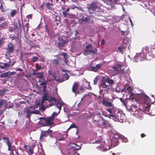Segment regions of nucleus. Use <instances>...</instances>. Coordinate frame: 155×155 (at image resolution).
<instances>
[{
  "label": "nucleus",
  "mask_w": 155,
  "mask_h": 155,
  "mask_svg": "<svg viewBox=\"0 0 155 155\" xmlns=\"http://www.w3.org/2000/svg\"><path fill=\"white\" fill-rule=\"evenodd\" d=\"M127 110L130 112H132L133 114L137 117L138 116H140L143 111L139 110L138 107V105H132L129 107H128Z\"/></svg>",
  "instance_id": "obj_1"
},
{
  "label": "nucleus",
  "mask_w": 155,
  "mask_h": 155,
  "mask_svg": "<svg viewBox=\"0 0 155 155\" xmlns=\"http://www.w3.org/2000/svg\"><path fill=\"white\" fill-rule=\"evenodd\" d=\"M45 101H48L50 103L49 107L53 106L56 102L55 98L51 97L49 96L47 93L44 94L41 100L42 104H43Z\"/></svg>",
  "instance_id": "obj_2"
},
{
  "label": "nucleus",
  "mask_w": 155,
  "mask_h": 155,
  "mask_svg": "<svg viewBox=\"0 0 155 155\" xmlns=\"http://www.w3.org/2000/svg\"><path fill=\"white\" fill-rule=\"evenodd\" d=\"M96 48L92 46V45L90 44L87 45L85 48L84 54L86 55L88 54H95L97 51Z\"/></svg>",
  "instance_id": "obj_3"
},
{
  "label": "nucleus",
  "mask_w": 155,
  "mask_h": 155,
  "mask_svg": "<svg viewBox=\"0 0 155 155\" xmlns=\"http://www.w3.org/2000/svg\"><path fill=\"white\" fill-rule=\"evenodd\" d=\"M15 48V46L12 43H9L6 49V51L5 53V55L7 57L11 56V54L14 52Z\"/></svg>",
  "instance_id": "obj_4"
},
{
  "label": "nucleus",
  "mask_w": 155,
  "mask_h": 155,
  "mask_svg": "<svg viewBox=\"0 0 155 155\" xmlns=\"http://www.w3.org/2000/svg\"><path fill=\"white\" fill-rule=\"evenodd\" d=\"M148 53L149 51L148 48H145L143 49L140 53L137 55V59L140 61H142L145 58L147 54Z\"/></svg>",
  "instance_id": "obj_5"
},
{
  "label": "nucleus",
  "mask_w": 155,
  "mask_h": 155,
  "mask_svg": "<svg viewBox=\"0 0 155 155\" xmlns=\"http://www.w3.org/2000/svg\"><path fill=\"white\" fill-rule=\"evenodd\" d=\"M48 135H49L51 137H52V131L51 130H50L49 129L47 131L42 130L40 137V140L41 141L42 140L44 139V137H46Z\"/></svg>",
  "instance_id": "obj_6"
},
{
  "label": "nucleus",
  "mask_w": 155,
  "mask_h": 155,
  "mask_svg": "<svg viewBox=\"0 0 155 155\" xmlns=\"http://www.w3.org/2000/svg\"><path fill=\"white\" fill-rule=\"evenodd\" d=\"M125 118V115L123 113L122 111L119 110L118 112L114 117V120L115 121L122 122Z\"/></svg>",
  "instance_id": "obj_7"
},
{
  "label": "nucleus",
  "mask_w": 155,
  "mask_h": 155,
  "mask_svg": "<svg viewBox=\"0 0 155 155\" xmlns=\"http://www.w3.org/2000/svg\"><path fill=\"white\" fill-rule=\"evenodd\" d=\"M106 110L110 113V115L112 117H114L120 110L114 105L111 108L106 109Z\"/></svg>",
  "instance_id": "obj_8"
},
{
  "label": "nucleus",
  "mask_w": 155,
  "mask_h": 155,
  "mask_svg": "<svg viewBox=\"0 0 155 155\" xmlns=\"http://www.w3.org/2000/svg\"><path fill=\"white\" fill-rule=\"evenodd\" d=\"M97 3L96 2H93L87 5V8L90 13H92L98 8Z\"/></svg>",
  "instance_id": "obj_9"
},
{
  "label": "nucleus",
  "mask_w": 155,
  "mask_h": 155,
  "mask_svg": "<svg viewBox=\"0 0 155 155\" xmlns=\"http://www.w3.org/2000/svg\"><path fill=\"white\" fill-rule=\"evenodd\" d=\"M68 42V40H64L63 38H60L58 39V42H55V43L57 44L58 48L60 49L63 47L64 45Z\"/></svg>",
  "instance_id": "obj_10"
},
{
  "label": "nucleus",
  "mask_w": 155,
  "mask_h": 155,
  "mask_svg": "<svg viewBox=\"0 0 155 155\" xmlns=\"http://www.w3.org/2000/svg\"><path fill=\"white\" fill-rule=\"evenodd\" d=\"M70 9V8H68L66 11L63 12L62 13L63 17L69 18H74L75 15L73 14H70L68 12L69 11Z\"/></svg>",
  "instance_id": "obj_11"
},
{
  "label": "nucleus",
  "mask_w": 155,
  "mask_h": 155,
  "mask_svg": "<svg viewBox=\"0 0 155 155\" xmlns=\"http://www.w3.org/2000/svg\"><path fill=\"white\" fill-rule=\"evenodd\" d=\"M57 74L54 73L53 74L52 76L54 78V80L55 81L59 82H61L64 81V79H61L60 78V77L59 75V71H57Z\"/></svg>",
  "instance_id": "obj_12"
},
{
  "label": "nucleus",
  "mask_w": 155,
  "mask_h": 155,
  "mask_svg": "<svg viewBox=\"0 0 155 155\" xmlns=\"http://www.w3.org/2000/svg\"><path fill=\"white\" fill-rule=\"evenodd\" d=\"M8 59L9 60V63H5L4 64H2V63H0V68L2 69H5L6 68H8L10 66H12L14 64L15 62H14L12 64H11V61L10 60V59L9 58H8Z\"/></svg>",
  "instance_id": "obj_13"
},
{
  "label": "nucleus",
  "mask_w": 155,
  "mask_h": 155,
  "mask_svg": "<svg viewBox=\"0 0 155 155\" xmlns=\"http://www.w3.org/2000/svg\"><path fill=\"white\" fill-rule=\"evenodd\" d=\"M79 84L77 82H74L73 84L72 88V91L75 94H79V92L78 91Z\"/></svg>",
  "instance_id": "obj_14"
},
{
  "label": "nucleus",
  "mask_w": 155,
  "mask_h": 155,
  "mask_svg": "<svg viewBox=\"0 0 155 155\" xmlns=\"http://www.w3.org/2000/svg\"><path fill=\"white\" fill-rule=\"evenodd\" d=\"M45 121V126L52 125L53 123V120L51 117H47L46 118H43Z\"/></svg>",
  "instance_id": "obj_15"
},
{
  "label": "nucleus",
  "mask_w": 155,
  "mask_h": 155,
  "mask_svg": "<svg viewBox=\"0 0 155 155\" xmlns=\"http://www.w3.org/2000/svg\"><path fill=\"white\" fill-rule=\"evenodd\" d=\"M97 115L99 116V117L103 120V121L102 123V125H103L104 127H109L110 126V124L107 121L104 120L103 117L101 116L100 113L98 114Z\"/></svg>",
  "instance_id": "obj_16"
},
{
  "label": "nucleus",
  "mask_w": 155,
  "mask_h": 155,
  "mask_svg": "<svg viewBox=\"0 0 155 155\" xmlns=\"http://www.w3.org/2000/svg\"><path fill=\"white\" fill-rule=\"evenodd\" d=\"M141 99L143 100V102H142L140 101V103H144V104H147L149 103L150 101V98L145 94L142 95Z\"/></svg>",
  "instance_id": "obj_17"
},
{
  "label": "nucleus",
  "mask_w": 155,
  "mask_h": 155,
  "mask_svg": "<svg viewBox=\"0 0 155 155\" xmlns=\"http://www.w3.org/2000/svg\"><path fill=\"white\" fill-rule=\"evenodd\" d=\"M90 19L89 16H87L86 18H82L80 19L79 20V22L81 25H84L87 24L88 21H90Z\"/></svg>",
  "instance_id": "obj_18"
},
{
  "label": "nucleus",
  "mask_w": 155,
  "mask_h": 155,
  "mask_svg": "<svg viewBox=\"0 0 155 155\" xmlns=\"http://www.w3.org/2000/svg\"><path fill=\"white\" fill-rule=\"evenodd\" d=\"M130 94H131L129 97L130 100H132L133 101L136 102L137 103L139 104H140V98L139 99H137L134 98V97L135 95L132 92Z\"/></svg>",
  "instance_id": "obj_19"
},
{
  "label": "nucleus",
  "mask_w": 155,
  "mask_h": 155,
  "mask_svg": "<svg viewBox=\"0 0 155 155\" xmlns=\"http://www.w3.org/2000/svg\"><path fill=\"white\" fill-rule=\"evenodd\" d=\"M25 112L26 114V117L28 118L29 120H30V116L32 114H35V112L34 111H31L29 108L27 109Z\"/></svg>",
  "instance_id": "obj_20"
},
{
  "label": "nucleus",
  "mask_w": 155,
  "mask_h": 155,
  "mask_svg": "<svg viewBox=\"0 0 155 155\" xmlns=\"http://www.w3.org/2000/svg\"><path fill=\"white\" fill-rule=\"evenodd\" d=\"M103 81L106 83H108L109 85H114V81L108 77H107L103 79Z\"/></svg>",
  "instance_id": "obj_21"
},
{
  "label": "nucleus",
  "mask_w": 155,
  "mask_h": 155,
  "mask_svg": "<svg viewBox=\"0 0 155 155\" xmlns=\"http://www.w3.org/2000/svg\"><path fill=\"white\" fill-rule=\"evenodd\" d=\"M150 104L148 105L147 104H144L143 106L144 108H143V112L147 114H150L149 109L150 107Z\"/></svg>",
  "instance_id": "obj_22"
},
{
  "label": "nucleus",
  "mask_w": 155,
  "mask_h": 155,
  "mask_svg": "<svg viewBox=\"0 0 155 155\" xmlns=\"http://www.w3.org/2000/svg\"><path fill=\"white\" fill-rule=\"evenodd\" d=\"M102 103L103 105L108 107H112L114 105L111 102H108L107 101L105 100L104 99L102 101Z\"/></svg>",
  "instance_id": "obj_23"
},
{
  "label": "nucleus",
  "mask_w": 155,
  "mask_h": 155,
  "mask_svg": "<svg viewBox=\"0 0 155 155\" xmlns=\"http://www.w3.org/2000/svg\"><path fill=\"white\" fill-rule=\"evenodd\" d=\"M118 140L117 138L114 137L112 139L111 145L114 147L117 146L118 144Z\"/></svg>",
  "instance_id": "obj_24"
},
{
  "label": "nucleus",
  "mask_w": 155,
  "mask_h": 155,
  "mask_svg": "<svg viewBox=\"0 0 155 155\" xmlns=\"http://www.w3.org/2000/svg\"><path fill=\"white\" fill-rule=\"evenodd\" d=\"M101 87L104 89V90L107 91L109 89V85H107L106 83L103 81L102 83L101 84Z\"/></svg>",
  "instance_id": "obj_25"
},
{
  "label": "nucleus",
  "mask_w": 155,
  "mask_h": 155,
  "mask_svg": "<svg viewBox=\"0 0 155 155\" xmlns=\"http://www.w3.org/2000/svg\"><path fill=\"white\" fill-rule=\"evenodd\" d=\"M63 105V103L62 101H58L57 102V104L56 105L55 107L57 108H58L59 109V111L58 113H59L60 110H61V108L62 105Z\"/></svg>",
  "instance_id": "obj_26"
},
{
  "label": "nucleus",
  "mask_w": 155,
  "mask_h": 155,
  "mask_svg": "<svg viewBox=\"0 0 155 155\" xmlns=\"http://www.w3.org/2000/svg\"><path fill=\"white\" fill-rule=\"evenodd\" d=\"M46 6L47 8L50 10L51 11H53L54 9L53 8L54 5L52 3H50L49 2L47 3L46 4Z\"/></svg>",
  "instance_id": "obj_27"
},
{
  "label": "nucleus",
  "mask_w": 155,
  "mask_h": 155,
  "mask_svg": "<svg viewBox=\"0 0 155 155\" xmlns=\"http://www.w3.org/2000/svg\"><path fill=\"white\" fill-rule=\"evenodd\" d=\"M18 25L17 23L16 24H14V29L15 30H16L17 29L19 30V29H20L21 28V23L20 20H18Z\"/></svg>",
  "instance_id": "obj_28"
},
{
  "label": "nucleus",
  "mask_w": 155,
  "mask_h": 155,
  "mask_svg": "<svg viewBox=\"0 0 155 155\" xmlns=\"http://www.w3.org/2000/svg\"><path fill=\"white\" fill-rule=\"evenodd\" d=\"M38 70H34L33 71V72L32 73V75H40V78H42L43 76V72H38Z\"/></svg>",
  "instance_id": "obj_29"
},
{
  "label": "nucleus",
  "mask_w": 155,
  "mask_h": 155,
  "mask_svg": "<svg viewBox=\"0 0 155 155\" xmlns=\"http://www.w3.org/2000/svg\"><path fill=\"white\" fill-rule=\"evenodd\" d=\"M119 99L120 101L122 103L123 105L127 109L128 108L127 106V103L128 102V100L126 99L124 100L122 98H120Z\"/></svg>",
  "instance_id": "obj_30"
},
{
  "label": "nucleus",
  "mask_w": 155,
  "mask_h": 155,
  "mask_svg": "<svg viewBox=\"0 0 155 155\" xmlns=\"http://www.w3.org/2000/svg\"><path fill=\"white\" fill-rule=\"evenodd\" d=\"M61 55L63 56L64 58V61L65 63H67L68 62V54L64 52L61 54Z\"/></svg>",
  "instance_id": "obj_31"
},
{
  "label": "nucleus",
  "mask_w": 155,
  "mask_h": 155,
  "mask_svg": "<svg viewBox=\"0 0 155 155\" xmlns=\"http://www.w3.org/2000/svg\"><path fill=\"white\" fill-rule=\"evenodd\" d=\"M18 10L16 9H13L10 12V15L11 17H13L15 16L18 12Z\"/></svg>",
  "instance_id": "obj_32"
},
{
  "label": "nucleus",
  "mask_w": 155,
  "mask_h": 155,
  "mask_svg": "<svg viewBox=\"0 0 155 155\" xmlns=\"http://www.w3.org/2000/svg\"><path fill=\"white\" fill-rule=\"evenodd\" d=\"M4 4V2L3 1H2L1 0H0V9L2 12H5L3 6V5Z\"/></svg>",
  "instance_id": "obj_33"
},
{
  "label": "nucleus",
  "mask_w": 155,
  "mask_h": 155,
  "mask_svg": "<svg viewBox=\"0 0 155 155\" xmlns=\"http://www.w3.org/2000/svg\"><path fill=\"white\" fill-rule=\"evenodd\" d=\"M43 118H46L40 117V118H39L38 119H40V120L39 122L38 123L40 124H42L43 126H45V121H44V120L43 119Z\"/></svg>",
  "instance_id": "obj_34"
},
{
  "label": "nucleus",
  "mask_w": 155,
  "mask_h": 155,
  "mask_svg": "<svg viewBox=\"0 0 155 155\" xmlns=\"http://www.w3.org/2000/svg\"><path fill=\"white\" fill-rule=\"evenodd\" d=\"M123 46L120 45L118 47L117 50L116 51L117 52H119L123 54Z\"/></svg>",
  "instance_id": "obj_35"
},
{
  "label": "nucleus",
  "mask_w": 155,
  "mask_h": 155,
  "mask_svg": "<svg viewBox=\"0 0 155 155\" xmlns=\"http://www.w3.org/2000/svg\"><path fill=\"white\" fill-rule=\"evenodd\" d=\"M9 38L12 40L18 39V37H16L14 34H11L9 36Z\"/></svg>",
  "instance_id": "obj_36"
},
{
  "label": "nucleus",
  "mask_w": 155,
  "mask_h": 155,
  "mask_svg": "<svg viewBox=\"0 0 155 155\" xmlns=\"http://www.w3.org/2000/svg\"><path fill=\"white\" fill-rule=\"evenodd\" d=\"M35 147V145L33 144L31 146V147L30 148H28L29 151L31 155H32L34 153L33 150V149Z\"/></svg>",
  "instance_id": "obj_37"
},
{
  "label": "nucleus",
  "mask_w": 155,
  "mask_h": 155,
  "mask_svg": "<svg viewBox=\"0 0 155 155\" xmlns=\"http://www.w3.org/2000/svg\"><path fill=\"white\" fill-rule=\"evenodd\" d=\"M9 75H8V72H7L4 73L3 74L1 75H0V78H3L5 77H8V78Z\"/></svg>",
  "instance_id": "obj_38"
},
{
  "label": "nucleus",
  "mask_w": 155,
  "mask_h": 155,
  "mask_svg": "<svg viewBox=\"0 0 155 155\" xmlns=\"http://www.w3.org/2000/svg\"><path fill=\"white\" fill-rule=\"evenodd\" d=\"M121 139L123 142H126L128 141V139L127 137H124L123 136L120 137Z\"/></svg>",
  "instance_id": "obj_39"
},
{
  "label": "nucleus",
  "mask_w": 155,
  "mask_h": 155,
  "mask_svg": "<svg viewBox=\"0 0 155 155\" xmlns=\"http://www.w3.org/2000/svg\"><path fill=\"white\" fill-rule=\"evenodd\" d=\"M90 69L91 70L95 72H97L98 71L96 66H94L91 65Z\"/></svg>",
  "instance_id": "obj_40"
},
{
  "label": "nucleus",
  "mask_w": 155,
  "mask_h": 155,
  "mask_svg": "<svg viewBox=\"0 0 155 155\" xmlns=\"http://www.w3.org/2000/svg\"><path fill=\"white\" fill-rule=\"evenodd\" d=\"M103 63H100L96 65V67L97 68V69L98 71L99 69H101V67L103 66Z\"/></svg>",
  "instance_id": "obj_41"
},
{
  "label": "nucleus",
  "mask_w": 155,
  "mask_h": 155,
  "mask_svg": "<svg viewBox=\"0 0 155 155\" xmlns=\"http://www.w3.org/2000/svg\"><path fill=\"white\" fill-rule=\"evenodd\" d=\"M52 63L56 66L59 65V61L57 60H54L52 61Z\"/></svg>",
  "instance_id": "obj_42"
},
{
  "label": "nucleus",
  "mask_w": 155,
  "mask_h": 155,
  "mask_svg": "<svg viewBox=\"0 0 155 155\" xmlns=\"http://www.w3.org/2000/svg\"><path fill=\"white\" fill-rule=\"evenodd\" d=\"M125 90V92H126L127 91H128L130 92V93H131V91L132 90V88L130 86L126 88H125L124 89Z\"/></svg>",
  "instance_id": "obj_43"
},
{
  "label": "nucleus",
  "mask_w": 155,
  "mask_h": 155,
  "mask_svg": "<svg viewBox=\"0 0 155 155\" xmlns=\"http://www.w3.org/2000/svg\"><path fill=\"white\" fill-rule=\"evenodd\" d=\"M73 128H76L78 129V127L76 126L75 124L73 123L68 128V130H69L70 129Z\"/></svg>",
  "instance_id": "obj_44"
},
{
  "label": "nucleus",
  "mask_w": 155,
  "mask_h": 155,
  "mask_svg": "<svg viewBox=\"0 0 155 155\" xmlns=\"http://www.w3.org/2000/svg\"><path fill=\"white\" fill-rule=\"evenodd\" d=\"M2 139L4 140V142L6 143L7 144H8L10 143L9 139L8 138L3 137Z\"/></svg>",
  "instance_id": "obj_45"
},
{
  "label": "nucleus",
  "mask_w": 155,
  "mask_h": 155,
  "mask_svg": "<svg viewBox=\"0 0 155 155\" xmlns=\"http://www.w3.org/2000/svg\"><path fill=\"white\" fill-rule=\"evenodd\" d=\"M38 59V58L36 56H33L32 59L31 61L33 62H35Z\"/></svg>",
  "instance_id": "obj_46"
},
{
  "label": "nucleus",
  "mask_w": 155,
  "mask_h": 155,
  "mask_svg": "<svg viewBox=\"0 0 155 155\" xmlns=\"http://www.w3.org/2000/svg\"><path fill=\"white\" fill-rule=\"evenodd\" d=\"M7 145L8 147V151H12V146L11 143L10 142L9 143L7 144Z\"/></svg>",
  "instance_id": "obj_47"
},
{
  "label": "nucleus",
  "mask_w": 155,
  "mask_h": 155,
  "mask_svg": "<svg viewBox=\"0 0 155 155\" xmlns=\"http://www.w3.org/2000/svg\"><path fill=\"white\" fill-rule=\"evenodd\" d=\"M58 114L56 112H54L51 115V117L54 120V117L55 116H57Z\"/></svg>",
  "instance_id": "obj_48"
},
{
  "label": "nucleus",
  "mask_w": 155,
  "mask_h": 155,
  "mask_svg": "<svg viewBox=\"0 0 155 155\" xmlns=\"http://www.w3.org/2000/svg\"><path fill=\"white\" fill-rule=\"evenodd\" d=\"M6 101L5 99H2L0 100V107L3 105V104Z\"/></svg>",
  "instance_id": "obj_49"
},
{
  "label": "nucleus",
  "mask_w": 155,
  "mask_h": 155,
  "mask_svg": "<svg viewBox=\"0 0 155 155\" xmlns=\"http://www.w3.org/2000/svg\"><path fill=\"white\" fill-rule=\"evenodd\" d=\"M84 85H88V87H86L87 89H90V88H91V87L90 85V82H85V83H84Z\"/></svg>",
  "instance_id": "obj_50"
},
{
  "label": "nucleus",
  "mask_w": 155,
  "mask_h": 155,
  "mask_svg": "<svg viewBox=\"0 0 155 155\" xmlns=\"http://www.w3.org/2000/svg\"><path fill=\"white\" fill-rule=\"evenodd\" d=\"M16 73L15 72H8V75H9L8 78H10V76L11 75H13L16 74Z\"/></svg>",
  "instance_id": "obj_51"
},
{
  "label": "nucleus",
  "mask_w": 155,
  "mask_h": 155,
  "mask_svg": "<svg viewBox=\"0 0 155 155\" xmlns=\"http://www.w3.org/2000/svg\"><path fill=\"white\" fill-rule=\"evenodd\" d=\"M84 89L82 86H81L80 88L78 89V91L79 92V93L80 92H82L84 91Z\"/></svg>",
  "instance_id": "obj_52"
},
{
  "label": "nucleus",
  "mask_w": 155,
  "mask_h": 155,
  "mask_svg": "<svg viewBox=\"0 0 155 155\" xmlns=\"http://www.w3.org/2000/svg\"><path fill=\"white\" fill-rule=\"evenodd\" d=\"M35 68L37 70H40L41 69V66H39L38 63L35 64Z\"/></svg>",
  "instance_id": "obj_53"
},
{
  "label": "nucleus",
  "mask_w": 155,
  "mask_h": 155,
  "mask_svg": "<svg viewBox=\"0 0 155 155\" xmlns=\"http://www.w3.org/2000/svg\"><path fill=\"white\" fill-rule=\"evenodd\" d=\"M25 27H26L27 28L26 29V31H28L29 29V24L28 22L27 23H26L25 24Z\"/></svg>",
  "instance_id": "obj_54"
},
{
  "label": "nucleus",
  "mask_w": 155,
  "mask_h": 155,
  "mask_svg": "<svg viewBox=\"0 0 155 155\" xmlns=\"http://www.w3.org/2000/svg\"><path fill=\"white\" fill-rule=\"evenodd\" d=\"M41 109L43 111H45L46 109V107L43 106V104H41Z\"/></svg>",
  "instance_id": "obj_55"
},
{
  "label": "nucleus",
  "mask_w": 155,
  "mask_h": 155,
  "mask_svg": "<svg viewBox=\"0 0 155 155\" xmlns=\"http://www.w3.org/2000/svg\"><path fill=\"white\" fill-rule=\"evenodd\" d=\"M45 32H47L48 34H49V31L48 29V26L47 25H45Z\"/></svg>",
  "instance_id": "obj_56"
},
{
  "label": "nucleus",
  "mask_w": 155,
  "mask_h": 155,
  "mask_svg": "<svg viewBox=\"0 0 155 155\" xmlns=\"http://www.w3.org/2000/svg\"><path fill=\"white\" fill-rule=\"evenodd\" d=\"M98 80V79L96 78H94V85H96L97 84V82Z\"/></svg>",
  "instance_id": "obj_57"
},
{
  "label": "nucleus",
  "mask_w": 155,
  "mask_h": 155,
  "mask_svg": "<svg viewBox=\"0 0 155 155\" xmlns=\"http://www.w3.org/2000/svg\"><path fill=\"white\" fill-rule=\"evenodd\" d=\"M47 84V83L45 81H43L42 82H41L40 85L41 86H44V85H46Z\"/></svg>",
  "instance_id": "obj_58"
},
{
  "label": "nucleus",
  "mask_w": 155,
  "mask_h": 155,
  "mask_svg": "<svg viewBox=\"0 0 155 155\" xmlns=\"http://www.w3.org/2000/svg\"><path fill=\"white\" fill-rule=\"evenodd\" d=\"M32 15L31 14H30L29 15H28L26 17L27 18L29 19H31L32 18Z\"/></svg>",
  "instance_id": "obj_59"
},
{
  "label": "nucleus",
  "mask_w": 155,
  "mask_h": 155,
  "mask_svg": "<svg viewBox=\"0 0 155 155\" xmlns=\"http://www.w3.org/2000/svg\"><path fill=\"white\" fill-rule=\"evenodd\" d=\"M4 91L2 90H0V96H3L4 94Z\"/></svg>",
  "instance_id": "obj_60"
},
{
  "label": "nucleus",
  "mask_w": 155,
  "mask_h": 155,
  "mask_svg": "<svg viewBox=\"0 0 155 155\" xmlns=\"http://www.w3.org/2000/svg\"><path fill=\"white\" fill-rule=\"evenodd\" d=\"M3 44H4V43L3 42L2 39V38L0 39V46L3 45Z\"/></svg>",
  "instance_id": "obj_61"
},
{
  "label": "nucleus",
  "mask_w": 155,
  "mask_h": 155,
  "mask_svg": "<svg viewBox=\"0 0 155 155\" xmlns=\"http://www.w3.org/2000/svg\"><path fill=\"white\" fill-rule=\"evenodd\" d=\"M6 24V23L5 22L2 23V25L1 24H0V31H1V28H2L4 26H3V25H4L5 26Z\"/></svg>",
  "instance_id": "obj_62"
},
{
  "label": "nucleus",
  "mask_w": 155,
  "mask_h": 155,
  "mask_svg": "<svg viewBox=\"0 0 155 155\" xmlns=\"http://www.w3.org/2000/svg\"><path fill=\"white\" fill-rule=\"evenodd\" d=\"M30 147H31V146L28 145H25L24 146V147L25 149H28V148H30Z\"/></svg>",
  "instance_id": "obj_63"
},
{
  "label": "nucleus",
  "mask_w": 155,
  "mask_h": 155,
  "mask_svg": "<svg viewBox=\"0 0 155 155\" xmlns=\"http://www.w3.org/2000/svg\"><path fill=\"white\" fill-rule=\"evenodd\" d=\"M67 8H66V7L64 6H63L61 7V9L62 10H63L64 11H66Z\"/></svg>",
  "instance_id": "obj_64"
}]
</instances>
